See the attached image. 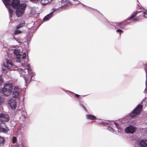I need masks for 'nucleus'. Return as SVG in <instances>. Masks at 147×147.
<instances>
[{
	"instance_id": "f257e3e1",
	"label": "nucleus",
	"mask_w": 147,
	"mask_h": 147,
	"mask_svg": "<svg viewBox=\"0 0 147 147\" xmlns=\"http://www.w3.org/2000/svg\"><path fill=\"white\" fill-rule=\"evenodd\" d=\"M2 0L6 7L8 8L10 19L12 17L13 14V10L11 8L12 7L16 9V14L18 17L21 16L24 13L26 7V5L25 3L20 4L19 0Z\"/></svg>"
},
{
	"instance_id": "f03ea898",
	"label": "nucleus",
	"mask_w": 147,
	"mask_h": 147,
	"mask_svg": "<svg viewBox=\"0 0 147 147\" xmlns=\"http://www.w3.org/2000/svg\"><path fill=\"white\" fill-rule=\"evenodd\" d=\"M22 68H20V71L21 76H22L24 79L25 85L26 84L29 83L31 81L32 78L35 74V73L33 72L31 69L29 65L27 64V65L25 66V64H22Z\"/></svg>"
},
{
	"instance_id": "7ed1b4c3",
	"label": "nucleus",
	"mask_w": 147,
	"mask_h": 147,
	"mask_svg": "<svg viewBox=\"0 0 147 147\" xmlns=\"http://www.w3.org/2000/svg\"><path fill=\"white\" fill-rule=\"evenodd\" d=\"M12 88L11 84L7 83L4 85L3 88L0 90V92L5 95H8L11 93Z\"/></svg>"
},
{
	"instance_id": "20e7f679",
	"label": "nucleus",
	"mask_w": 147,
	"mask_h": 147,
	"mask_svg": "<svg viewBox=\"0 0 147 147\" xmlns=\"http://www.w3.org/2000/svg\"><path fill=\"white\" fill-rule=\"evenodd\" d=\"M142 103L143 100L136 107L131 113H129V117L133 118L139 115L142 109Z\"/></svg>"
},
{
	"instance_id": "39448f33",
	"label": "nucleus",
	"mask_w": 147,
	"mask_h": 147,
	"mask_svg": "<svg viewBox=\"0 0 147 147\" xmlns=\"http://www.w3.org/2000/svg\"><path fill=\"white\" fill-rule=\"evenodd\" d=\"M6 64H3L2 66V70L3 71L6 72L12 70L11 68L13 63L11 60L7 59L6 60Z\"/></svg>"
},
{
	"instance_id": "423d86ee",
	"label": "nucleus",
	"mask_w": 147,
	"mask_h": 147,
	"mask_svg": "<svg viewBox=\"0 0 147 147\" xmlns=\"http://www.w3.org/2000/svg\"><path fill=\"white\" fill-rule=\"evenodd\" d=\"M142 12L141 10L140 11L137 10L133 13L131 15V17L129 18V23L133 22V23H136L139 21V20L137 17L135 18L137 15Z\"/></svg>"
},
{
	"instance_id": "0eeeda50",
	"label": "nucleus",
	"mask_w": 147,
	"mask_h": 147,
	"mask_svg": "<svg viewBox=\"0 0 147 147\" xmlns=\"http://www.w3.org/2000/svg\"><path fill=\"white\" fill-rule=\"evenodd\" d=\"M13 52L16 57L18 59H20L21 60V59L23 60L25 59L26 56V54L25 53H24L22 55V53L20 52L18 49H14L13 50Z\"/></svg>"
},
{
	"instance_id": "6e6552de",
	"label": "nucleus",
	"mask_w": 147,
	"mask_h": 147,
	"mask_svg": "<svg viewBox=\"0 0 147 147\" xmlns=\"http://www.w3.org/2000/svg\"><path fill=\"white\" fill-rule=\"evenodd\" d=\"M127 20H125L120 23L112 22H111V24L110 23V24L115 28L116 26H117L118 28H122L127 23Z\"/></svg>"
},
{
	"instance_id": "1a4fd4ad",
	"label": "nucleus",
	"mask_w": 147,
	"mask_h": 147,
	"mask_svg": "<svg viewBox=\"0 0 147 147\" xmlns=\"http://www.w3.org/2000/svg\"><path fill=\"white\" fill-rule=\"evenodd\" d=\"M22 91L21 89L18 86H15L13 88L12 92L13 96L14 97H18Z\"/></svg>"
},
{
	"instance_id": "9d476101",
	"label": "nucleus",
	"mask_w": 147,
	"mask_h": 147,
	"mask_svg": "<svg viewBox=\"0 0 147 147\" xmlns=\"http://www.w3.org/2000/svg\"><path fill=\"white\" fill-rule=\"evenodd\" d=\"M8 103L12 109L16 108V101L15 99H11L8 102Z\"/></svg>"
},
{
	"instance_id": "9b49d317",
	"label": "nucleus",
	"mask_w": 147,
	"mask_h": 147,
	"mask_svg": "<svg viewBox=\"0 0 147 147\" xmlns=\"http://www.w3.org/2000/svg\"><path fill=\"white\" fill-rule=\"evenodd\" d=\"M9 116L7 114H0V120L3 121H7L9 120Z\"/></svg>"
},
{
	"instance_id": "f8f14e48",
	"label": "nucleus",
	"mask_w": 147,
	"mask_h": 147,
	"mask_svg": "<svg viewBox=\"0 0 147 147\" xmlns=\"http://www.w3.org/2000/svg\"><path fill=\"white\" fill-rule=\"evenodd\" d=\"M114 123L117 129L118 132L120 134L122 133L123 130V128L116 122H114Z\"/></svg>"
},
{
	"instance_id": "ddd939ff",
	"label": "nucleus",
	"mask_w": 147,
	"mask_h": 147,
	"mask_svg": "<svg viewBox=\"0 0 147 147\" xmlns=\"http://www.w3.org/2000/svg\"><path fill=\"white\" fill-rule=\"evenodd\" d=\"M139 145L141 147H147V140H141L139 142Z\"/></svg>"
},
{
	"instance_id": "4468645a",
	"label": "nucleus",
	"mask_w": 147,
	"mask_h": 147,
	"mask_svg": "<svg viewBox=\"0 0 147 147\" xmlns=\"http://www.w3.org/2000/svg\"><path fill=\"white\" fill-rule=\"evenodd\" d=\"M61 3L62 4L61 7L65 9L67 5L70 4V2L69 0H62Z\"/></svg>"
},
{
	"instance_id": "2eb2a0df",
	"label": "nucleus",
	"mask_w": 147,
	"mask_h": 147,
	"mask_svg": "<svg viewBox=\"0 0 147 147\" xmlns=\"http://www.w3.org/2000/svg\"><path fill=\"white\" fill-rule=\"evenodd\" d=\"M53 12H51L50 13L46 16L43 19L44 21H48L53 16Z\"/></svg>"
},
{
	"instance_id": "dca6fc26",
	"label": "nucleus",
	"mask_w": 147,
	"mask_h": 147,
	"mask_svg": "<svg viewBox=\"0 0 147 147\" xmlns=\"http://www.w3.org/2000/svg\"><path fill=\"white\" fill-rule=\"evenodd\" d=\"M8 131V129L6 127L3 126L0 124V132L6 133Z\"/></svg>"
},
{
	"instance_id": "f3484780",
	"label": "nucleus",
	"mask_w": 147,
	"mask_h": 147,
	"mask_svg": "<svg viewBox=\"0 0 147 147\" xmlns=\"http://www.w3.org/2000/svg\"><path fill=\"white\" fill-rule=\"evenodd\" d=\"M135 127L132 125H129V134H132L135 132Z\"/></svg>"
},
{
	"instance_id": "a211bd4d",
	"label": "nucleus",
	"mask_w": 147,
	"mask_h": 147,
	"mask_svg": "<svg viewBox=\"0 0 147 147\" xmlns=\"http://www.w3.org/2000/svg\"><path fill=\"white\" fill-rule=\"evenodd\" d=\"M86 118L87 119L91 120L96 119V117L95 116L92 115H87Z\"/></svg>"
},
{
	"instance_id": "6ab92c4d",
	"label": "nucleus",
	"mask_w": 147,
	"mask_h": 147,
	"mask_svg": "<svg viewBox=\"0 0 147 147\" xmlns=\"http://www.w3.org/2000/svg\"><path fill=\"white\" fill-rule=\"evenodd\" d=\"M107 121V122H103V121H102L101 119H99V120L98 121H97L96 122L97 123L99 124H102V123H106V124H108L110 125H113V124L111 123H110V122H109L108 121Z\"/></svg>"
},
{
	"instance_id": "aec40b11",
	"label": "nucleus",
	"mask_w": 147,
	"mask_h": 147,
	"mask_svg": "<svg viewBox=\"0 0 147 147\" xmlns=\"http://www.w3.org/2000/svg\"><path fill=\"white\" fill-rule=\"evenodd\" d=\"M42 5H45L51 2L53 0H39Z\"/></svg>"
},
{
	"instance_id": "412c9836",
	"label": "nucleus",
	"mask_w": 147,
	"mask_h": 147,
	"mask_svg": "<svg viewBox=\"0 0 147 147\" xmlns=\"http://www.w3.org/2000/svg\"><path fill=\"white\" fill-rule=\"evenodd\" d=\"M5 142L4 139L0 136V146L3 145Z\"/></svg>"
},
{
	"instance_id": "4be33fe9",
	"label": "nucleus",
	"mask_w": 147,
	"mask_h": 147,
	"mask_svg": "<svg viewBox=\"0 0 147 147\" xmlns=\"http://www.w3.org/2000/svg\"><path fill=\"white\" fill-rule=\"evenodd\" d=\"M107 129L109 131H111V132L115 134H116V131H115L112 127L109 126L108 127Z\"/></svg>"
},
{
	"instance_id": "5701e85b",
	"label": "nucleus",
	"mask_w": 147,
	"mask_h": 147,
	"mask_svg": "<svg viewBox=\"0 0 147 147\" xmlns=\"http://www.w3.org/2000/svg\"><path fill=\"white\" fill-rule=\"evenodd\" d=\"M128 122L129 120L127 117L123 119L122 121V122L123 123H128Z\"/></svg>"
},
{
	"instance_id": "b1692460",
	"label": "nucleus",
	"mask_w": 147,
	"mask_h": 147,
	"mask_svg": "<svg viewBox=\"0 0 147 147\" xmlns=\"http://www.w3.org/2000/svg\"><path fill=\"white\" fill-rule=\"evenodd\" d=\"M142 12L143 17L144 18H147V10H145L144 11H143Z\"/></svg>"
},
{
	"instance_id": "393cba45",
	"label": "nucleus",
	"mask_w": 147,
	"mask_h": 147,
	"mask_svg": "<svg viewBox=\"0 0 147 147\" xmlns=\"http://www.w3.org/2000/svg\"><path fill=\"white\" fill-rule=\"evenodd\" d=\"M67 93L68 94L69 93V94H75L76 97H77V98H78L79 96V95H78V94H76L73 93V92H70V91H68Z\"/></svg>"
},
{
	"instance_id": "a878e982",
	"label": "nucleus",
	"mask_w": 147,
	"mask_h": 147,
	"mask_svg": "<svg viewBox=\"0 0 147 147\" xmlns=\"http://www.w3.org/2000/svg\"><path fill=\"white\" fill-rule=\"evenodd\" d=\"M4 101V98H3L0 97V105H1Z\"/></svg>"
},
{
	"instance_id": "bb28decb",
	"label": "nucleus",
	"mask_w": 147,
	"mask_h": 147,
	"mask_svg": "<svg viewBox=\"0 0 147 147\" xmlns=\"http://www.w3.org/2000/svg\"><path fill=\"white\" fill-rule=\"evenodd\" d=\"M36 13V11L34 9H32L31 10V11L30 12V14H31L33 15H34Z\"/></svg>"
},
{
	"instance_id": "cd10ccee",
	"label": "nucleus",
	"mask_w": 147,
	"mask_h": 147,
	"mask_svg": "<svg viewBox=\"0 0 147 147\" xmlns=\"http://www.w3.org/2000/svg\"><path fill=\"white\" fill-rule=\"evenodd\" d=\"M116 31L117 33H119L120 36L121 33L123 32V31L120 29H117Z\"/></svg>"
},
{
	"instance_id": "c85d7f7f",
	"label": "nucleus",
	"mask_w": 147,
	"mask_h": 147,
	"mask_svg": "<svg viewBox=\"0 0 147 147\" xmlns=\"http://www.w3.org/2000/svg\"><path fill=\"white\" fill-rule=\"evenodd\" d=\"M22 32L21 31L19 30H17L15 31L14 32L15 35H17L18 34L21 33Z\"/></svg>"
},
{
	"instance_id": "c756f323",
	"label": "nucleus",
	"mask_w": 147,
	"mask_h": 147,
	"mask_svg": "<svg viewBox=\"0 0 147 147\" xmlns=\"http://www.w3.org/2000/svg\"><path fill=\"white\" fill-rule=\"evenodd\" d=\"M22 115L24 118H25L26 115V113L24 111H22Z\"/></svg>"
},
{
	"instance_id": "7c9ffc66",
	"label": "nucleus",
	"mask_w": 147,
	"mask_h": 147,
	"mask_svg": "<svg viewBox=\"0 0 147 147\" xmlns=\"http://www.w3.org/2000/svg\"><path fill=\"white\" fill-rule=\"evenodd\" d=\"M125 131L126 133H129V126L127 127L125 129Z\"/></svg>"
},
{
	"instance_id": "2f4dec72",
	"label": "nucleus",
	"mask_w": 147,
	"mask_h": 147,
	"mask_svg": "<svg viewBox=\"0 0 147 147\" xmlns=\"http://www.w3.org/2000/svg\"><path fill=\"white\" fill-rule=\"evenodd\" d=\"M25 22L24 20H22L20 23V24L21 25V26H23Z\"/></svg>"
},
{
	"instance_id": "473e14b6",
	"label": "nucleus",
	"mask_w": 147,
	"mask_h": 147,
	"mask_svg": "<svg viewBox=\"0 0 147 147\" xmlns=\"http://www.w3.org/2000/svg\"><path fill=\"white\" fill-rule=\"evenodd\" d=\"M72 0L75 1L74 4L75 5H77V4H78L80 2H79V1H78V0Z\"/></svg>"
},
{
	"instance_id": "72a5a7b5",
	"label": "nucleus",
	"mask_w": 147,
	"mask_h": 147,
	"mask_svg": "<svg viewBox=\"0 0 147 147\" xmlns=\"http://www.w3.org/2000/svg\"><path fill=\"white\" fill-rule=\"evenodd\" d=\"M16 138L15 137H14L12 139V142L13 143L16 142Z\"/></svg>"
},
{
	"instance_id": "f704fd0d",
	"label": "nucleus",
	"mask_w": 147,
	"mask_h": 147,
	"mask_svg": "<svg viewBox=\"0 0 147 147\" xmlns=\"http://www.w3.org/2000/svg\"><path fill=\"white\" fill-rule=\"evenodd\" d=\"M80 106L82 107L83 108V109L85 110V111H87V110H86V107L84 106V105H83L82 104H80Z\"/></svg>"
},
{
	"instance_id": "c9c22d12",
	"label": "nucleus",
	"mask_w": 147,
	"mask_h": 147,
	"mask_svg": "<svg viewBox=\"0 0 147 147\" xmlns=\"http://www.w3.org/2000/svg\"><path fill=\"white\" fill-rule=\"evenodd\" d=\"M13 38L15 40H16L18 43H21V42L20 41V40H19L17 39L14 37H13Z\"/></svg>"
},
{
	"instance_id": "e433bc0d",
	"label": "nucleus",
	"mask_w": 147,
	"mask_h": 147,
	"mask_svg": "<svg viewBox=\"0 0 147 147\" xmlns=\"http://www.w3.org/2000/svg\"><path fill=\"white\" fill-rule=\"evenodd\" d=\"M3 82V80L1 77H0V86L1 85Z\"/></svg>"
},
{
	"instance_id": "4c0bfd02",
	"label": "nucleus",
	"mask_w": 147,
	"mask_h": 147,
	"mask_svg": "<svg viewBox=\"0 0 147 147\" xmlns=\"http://www.w3.org/2000/svg\"><path fill=\"white\" fill-rule=\"evenodd\" d=\"M22 27V26H21V25L19 24H18V25L17 26L16 28L17 29H19V28H21Z\"/></svg>"
},
{
	"instance_id": "58836bf2",
	"label": "nucleus",
	"mask_w": 147,
	"mask_h": 147,
	"mask_svg": "<svg viewBox=\"0 0 147 147\" xmlns=\"http://www.w3.org/2000/svg\"><path fill=\"white\" fill-rule=\"evenodd\" d=\"M146 88H145V89L144 91V93H145V94H146V92H147L146 88H147V84H146Z\"/></svg>"
},
{
	"instance_id": "ea45409f",
	"label": "nucleus",
	"mask_w": 147,
	"mask_h": 147,
	"mask_svg": "<svg viewBox=\"0 0 147 147\" xmlns=\"http://www.w3.org/2000/svg\"><path fill=\"white\" fill-rule=\"evenodd\" d=\"M56 10V9L54 8H53L52 9V11L51 12H53H53Z\"/></svg>"
},
{
	"instance_id": "a19ab883",
	"label": "nucleus",
	"mask_w": 147,
	"mask_h": 147,
	"mask_svg": "<svg viewBox=\"0 0 147 147\" xmlns=\"http://www.w3.org/2000/svg\"><path fill=\"white\" fill-rule=\"evenodd\" d=\"M30 0L31 1H32L34 2V1H37V0Z\"/></svg>"
},
{
	"instance_id": "79ce46f5",
	"label": "nucleus",
	"mask_w": 147,
	"mask_h": 147,
	"mask_svg": "<svg viewBox=\"0 0 147 147\" xmlns=\"http://www.w3.org/2000/svg\"><path fill=\"white\" fill-rule=\"evenodd\" d=\"M140 9H141V7H140Z\"/></svg>"
}]
</instances>
